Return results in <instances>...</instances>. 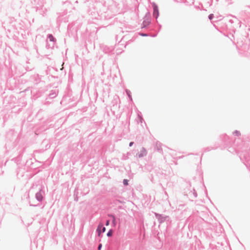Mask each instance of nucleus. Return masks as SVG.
<instances>
[{
    "label": "nucleus",
    "mask_w": 250,
    "mask_h": 250,
    "mask_svg": "<svg viewBox=\"0 0 250 250\" xmlns=\"http://www.w3.org/2000/svg\"><path fill=\"white\" fill-rule=\"evenodd\" d=\"M112 231H111V230H110V231L107 233V235L108 236H109H109H111L112 235Z\"/></svg>",
    "instance_id": "0eeeda50"
},
{
    "label": "nucleus",
    "mask_w": 250,
    "mask_h": 250,
    "mask_svg": "<svg viewBox=\"0 0 250 250\" xmlns=\"http://www.w3.org/2000/svg\"><path fill=\"white\" fill-rule=\"evenodd\" d=\"M133 142H130V143H129V146H132V145H133Z\"/></svg>",
    "instance_id": "9b49d317"
},
{
    "label": "nucleus",
    "mask_w": 250,
    "mask_h": 250,
    "mask_svg": "<svg viewBox=\"0 0 250 250\" xmlns=\"http://www.w3.org/2000/svg\"><path fill=\"white\" fill-rule=\"evenodd\" d=\"M36 196H37V198L38 199V200H42V197H41V195L40 194H37L36 195Z\"/></svg>",
    "instance_id": "7ed1b4c3"
},
{
    "label": "nucleus",
    "mask_w": 250,
    "mask_h": 250,
    "mask_svg": "<svg viewBox=\"0 0 250 250\" xmlns=\"http://www.w3.org/2000/svg\"><path fill=\"white\" fill-rule=\"evenodd\" d=\"M109 220H107V221H106V222L105 225H106V226H108V225H109Z\"/></svg>",
    "instance_id": "1a4fd4ad"
},
{
    "label": "nucleus",
    "mask_w": 250,
    "mask_h": 250,
    "mask_svg": "<svg viewBox=\"0 0 250 250\" xmlns=\"http://www.w3.org/2000/svg\"><path fill=\"white\" fill-rule=\"evenodd\" d=\"M101 247H102V244H100V245H99V247H98V249H99V250H100V249H101Z\"/></svg>",
    "instance_id": "9d476101"
},
{
    "label": "nucleus",
    "mask_w": 250,
    "mask_h": 250,
    "mask_svg": "<svg viewBox=\"0 0 250 250\" xmlns=\"http://www.w3.org/2000/svg\"><path fill=\"white\" fill-rule=\"evenodd\" d=\"M124 184L125 185V186H127L128 185V181L126 179H125L124 180Z\"/></svg>",
    "instance_id": "423d86ee"
},
{
    "label": "nucleus",
    "mask_w": 250,
    "mask_h": 250,
    "mask_svg": "<svg viewBox=\"0 0 250 250\" xmlns=\"http://www.w3.org/2000/svg\"><path fill=\"white\" fill-rule=\"evenodd\" d=\"M49 39H50V40L51 41H54V37H53V36H52V35H50L49 36Z\"/></svg>",
    "instance_id": "20e7f679"
},
{
    "label": "nucleus",
    "mask_w": 250,
    "mask_h": 250,
    "mask_svg": "<svg viewBox=\"0 0 250 250\" xmlns=\"http://www.w3.org/2000/svg\"><path fill=\"white\" fill-rule=\"evenodd\" d=\"M111 217H112V218H113V221H112V222H113V223L114 224V225H115V224H116V222H115V217H114V216H113V215H111Z\"/></svg>",
    "instance_id": "39448f33"
},
{
    "label": "nucleus",
    "mask_w": 250,
    "mask_h": 250,
    "mask_svg": "<svg viewBox=\"0 0 250 250\" xmlns=\"http://www.w3.org/2000/svg\"><path fill=\"white\" fill-rule=\"evenodd\" d=\"M154 15H156V18H157L158 16V10L156 9V8H154Z\"/></svg>",
    "instance_id": "f03ea898"
},
{
    "label": "nucleus",
    "mask_w": 250,
    "mask_h": 250,
    "mask_svg": "<svg viewBox=\"0 0 250 250\" xmlns=\"http://www.w3.org/2000/svg\"><path fill=\"white\" fill-rule=\"evenodd\" d=\"M213 17V14H210V15H209V17H208V18H209V19L210 20L212 19Z\"/></svg>",
    "instance_id": "6e6552de"
},
{
    "label": "nucleus",
    "mask_w": 250,
    "mask_h": 250,
    "mask_svg": "<svg viewBox=\"0 0 250 250\" xmlns=\"http://www.w3.org/2000/svg\"><path fill=\"white\" fill-rule=\"evenodd\" d=\"M105 230V228L103 227V224L102 223H100L97 229V231L98 232V235L99 237L101 236V233L104 232Z\"/></svg>",
    "instance_id": "f257e3e1"
}]
</instances>
